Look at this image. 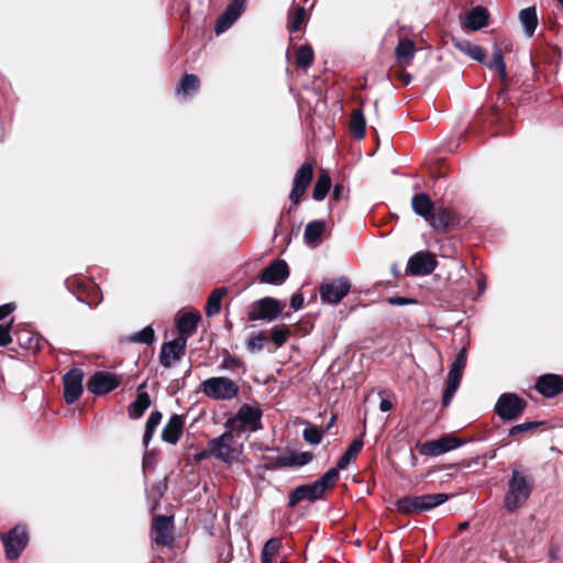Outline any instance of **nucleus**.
Listing matches in <instances>:
<instances>
[{"label":"nucleus","mask_w":563,"mask_h":563,"mask_svg":"<svg viewBox=\"0 0 563 563\" xmlns=\"http://www.w3.org/2000/svg\"><path fill=\"white\" fill-rule=\"evenodd\" d=\"M395 506L401 514H421L418 496L407 495L396 500Z\"/></svg>","instance_id":"nucleus-37"},{"label":"nucleus","mask_w":563,"mask_h":563,"mask_svg":"<svg viewBox=\"0 0 563 563\" xmlns=\"http://www.w3.org/2000/svg\"><path fill=\"white\" fill-rule=\"evenodd\" d=\"M351 284L347 278L341 277L320 286L319 294L322 301L336 305L350 291Z\"/></svg>","instance_id":"nucleus-8"},{"label":"nucleus","mask_w":563,"mask_h":563,"mask_svg":"<svg viewBox=\"0 0 563 563\" xmlns=\"http://www.w3.org/2000/svg\"><path fill=\"white\" fill-rule=\"evenodd\" d=\"M153 542L168 545L173 542V521L169 517L158 516L153 522Z\"/></svg>","instance_id":"nucleus-18"},{"label":"nucleus","mask_w":563,"mask_h":563,"mask_svg":"<svg viewBox=\"0 0 563 563\" xmlns=\"http://www.w3.org/2000/svg\"><path fill=\"white\" fill-rule=\"evenodd\" d=\"M314 59L313 49L308 45H302L298 48L296 54V63L299 67H309Z\"/></svg>","instance_id":"nucleus-47"},{"label":"nucleus","mask_w":563,"mask_h":563,"mask_svg":"<svg viewBox=\"0 0 563 563\" xmlns=\"http://www.w3.org/2000/svg\"><path fill=\"white\" fill-rule=\"evenodd\" d=\"M246 0H231L222 15L217 21L214 31L217 34L225 32L241 16L245 9Z\"/></svg>","instance_id":"nucleus-16"},{"label":"nucleus","mask_w":563,"mask_h":563,"mask_svg":"<svg viewBox=\"0 0 563 563\" xmlns=\"http://www.w3.org/2000/svg\"><path fill=\"white\" fill-rule=\"evenodd\" d=\"M519 20L523 26L525 33L528 37L534 34L538 25L537 10L534 7H528L520 11Z\"/></svg>","instance_id":"nucleus-31"},{"label":"nucleus","mask_w":563,"mask_h":563,"mask_svg":"<svg viewBox=\"0 0 563 563\" xmlns=\"http://www.w3.org/2000/svg\"><path fill=\"white\" fill-rule=\"evenodd\" d=\"M387 302L391 306H405V305L416 303L417 301L415 299H411L408 297L394 296V297L387 298Z\"/></svg>","instance_id":"nucleus-54"},{"label":"nucleus","mask_w":563,"mask_h":563,"mask_svg":"<svg viewBox=\"0 0 563 563\" xmlns=\"http://www.w3.org/2000/svg\"><path fill=\"white\" fill-rule=\"evenodd\" d=\"M187 346L186 336H177L162 345L159 363L163 367L169 368L174 363L180 361Z\"/></svg>","instance_id":"nucleus-14"},{"label":"nucleus","mask_w":563,"mask_h":563,"mask_svg":"<svg viewBox=\"0 0 563 563\" xmlns=\"http://www.w3.org/2000/svg\"><path fill=\"white\" fill-rule=\"evenodd\" d=\"M330 188H331V177L327 170L322 169L318 176L316 184H314L313 191H312V198L316 201H322L327 197Z\"/></svg>","instance_id":"nucleus-34"},{"label":"nucleus","mask_w":563,"mask_h":563,"mask_svg":"<svg viewBox=\"0 0 563 563\" xmlns=\"http://www.w3.org/2000/svg\"><path fill=\"white\" fill-rule=\"evenodd\" d=\"M489 69H495L499 77L504 80L506 79V65L504 62L503 51L501 48L495 44L493 46V59L484 63Z\"/></svg>","instance_id":"nucleus-41"},{"label":"nucleus","mask_w":563,"mask_h":563,"mask_svg":"<svg viewBox=\"0 0 563 563\" xmlns=\"http://www.w3.org/2000/svg\"><path fill=\"white\" fill-rule=\"evenodd\" d=\"M155 340V333L152 327L147 325L129 336V341L133 343L151 344Z\"/></svg>","instance_id":"nucleus-48"},{"label":"nucleus","mask_w":563,"mask_h":563,"mask_svg":"<svg viewBox=\"0 0 563 563\" xmlns=\"http://www.w3.org/2000/svg\"><path fill=\"white\" fill-rule=\"evenodd\" d=\"M200 319V313L192 311H188L178 316L176 319V328L179 332L178 336H186L187 341L188 338H190L196 332Z\"/></svg>","instance_id":"nucleus-23"},{"label":"nucleus","mask_w":563,"mask_h":563,"mask_svg":"<svg viewBox=\"0 0 563 563\" xmlns=\"http://www.w3.org/2000/svg\"><path fill=\"white\" fill-rule=\"evenodd\" d=\"M185 417L183 415H173L162 431V440L169 444H176L184 430Z\"/></svg>","instance_id":"nucleus-21"},{"label":"nucleus","mask_w":563,"mask_h":563,"mask_svg":"<svg viewBox=\"0 0 563 563\" xmlns=\"http://www.w3.org/2000/svg\"><path fill=\"white\" fill-rule=\"evenodd\" d=\"M333 421H334V417L331 419V421L329 422L328 424V428H330L332 424H333Z\"/></svg>","instance_id":"nucleus-64"},{"label":"nucleus","mask_w":563,"mask_h":563,"mask_svg":"<svg viewBox=\"0 0 563 563\" xmlns=\"http://www.w3.org/2000/svg\"><path fill=\"white\" fill-rule=\"evenodd\" d=\"M393 274H394L395 276H398V272H397V269H396V265H394V266H393Z\"/></svg>","instance_id":"nucleus-63"},{"label":"nucleus","mask_w":563,"mask_h":563,"mask_svg":"<svg viewBox=\"0 0 563 563\" xmlns=\"http://www.w3.org/2000/svg\"><path fill=\"white\" fill-rule=\"evenodd\" d=\"M363 444L364 442L362 438L354 439L341 455L334 468H338V472L346 468L349 464L356 459L358 452L363 448Z\"/></svg>","instance_id":"nucleus-29"},{"label":"nucleus","mask_w":563,"mask_h":563,"mask_svg":"<svg viewBox=\"0 0 563 563\" xmlns=\"http://www.w3.org/2000/svg\"><path fill=\"white\" fill-rule=\"evenodd\" d=\"M261 411L254 407L244 405L233 419L228 420L227 427L239 435L246 431H256L261 423Z\"/></svg>","instance_id":"nucleus-4"},{"label":"nucleus","mask_w":563,"mask_h":563,"mask_svg":"<svg viewBox=\"0 0 563 563\" xmlns=\"http://www.w3.org/2000/svg\"><path fill=\"white\" fill-rule=\"evenodd\" d=\"M488 23V12L483 7L473 8L464 18L463 25L471 31L485 27Z\"/></svg>","instance_id":"nucleus-24"},{"label":"nucleus","mask_w":563,"mask_h":563,"mask_svg":"<svg viewBox=\"0 0 563 563\" xmlns=\"http://www.w3.org/2000/svg\"><path fill=\"white\" fill-rule=\"evenodd\" d=\"M411 206L413 211L422 217L424 220H429L431 217L434 206L430 197L427 194H416L411 199Z\"/></svg>","instance_id":"nucleus-25"},{"label":"nucleus","mask_w":563,"mask_h":563,"mask_svg":"<svg viewBox=\"0 0 563 563\" xmlns=\"http://www.w3.org/2000/svg\"><path fill=\"white\" fill-rule=\"evenodd\" d=\"M289 276V268L284 260H276L265 267L260 276L264 284L282 285Z\"/></svg>","instance_id":"nucleus-17"},{"label":"nucleus","mask_w":563,"mask_h":563,"mask_svg":"<svg viewBox=\"0 0 563 563\" xmlns=\"http://www.w3.org/2000/svg\"><path fill=\"white\" fill-rule=\"evenodd\" d=\"M14 308V303H5L0 306V320H3L8 314H10Z\"/></svg>","instance_id":"nucleus-57"},{"label":"nucleus","mask_w":563,"mask_h":563,"mask_svg":"<svg viewBox=\"0 0 563 563\" xmlns=\"http://www.w3.org/2000/svg\"><path fill=\"white\" fill-rule=\"evenodd\" d=\"M416 47L413 41L402 38L398 42L395 54L399 65L407 66L411 63L415 56Z\"/></svg>","instance_id":"nucleus-27"},{"label":"nucleus","mask_w":563,"mask_h":563,"mask_svg":"<svg viewBox=\"0 0 563 563\" xmlns=\"http://www.w3.org/2000/svg\"><path fill=\"white\" fill-rule=\"evenodd\" d=\"M290 336V331L286 325H275L271 330V340L275 347L283 346Z\"/></svg>","instance_id":"nucleus-46"},{"label":"nucleus","mask_w":563,"mask_h":563,"mask_svg":"<svg viewBox=\"0 0 563 563\" xmlns=\"http://www.w3.org/2000/svg\"><path fill=\"white\" fill-rule=\"evenodd\" d=\"M438 266V261L430 252H417L410 256L407 264V273L412 276H426L431 274Z\"/></svg>","instance_id":"nucleus-12"},{"label":"nucleus","mask_w":563,"mask_h":563,"mask_svg":"<svg viewBox=\"0 0 563 563\" xmlns=\"http://www.w3.org/2000/svg\"><path fill=\"white\" fill-rule=\"evenodd\" d=\"M84 372L79 367H73L63 377L64 399L68 405L74 404L82 394Z\"/></svg>","instance_id":"nucleus-15"},{"label":"nucleus","mask_w":563,"mask_h":563,"mask_svg":"<svg viewBox=\"0 0 563 563\" xmlns=\"http://www.w3.org/2000/svg\"><path fill=\"white\" fill-rule=\"evenodd\" d=\"M209 455H210L209 454V450L208 451H202V452L196 454V460L197 461H201V460L206 459Z\"/></svg>","instance_id":"nucleus-60"},{"label":"nucleus","mask_w":563,"mask_h":563,"mask_svg":"<svg viewBox=\"0 0 563 563\" xmlns=\"http://www.w3.org/2000/svg\"><path fill=\"white\" fill-rule=\"evenodd\" d=\"M0 539L4 545L5 556L9 560L18 559L29 543L26 529L20 525L1 533Z\"/></svg>","instance_id":"nucleus-5"},{"label":"nucleus","mask_w":563,"mask_h":563,"mask_svg":"<svg viewBox=\"0 0 563 563\" xmlns=\"http://www.w3.org/2000/svg\"><path fill=\"white\" fill-rule=\"evenodd\" d=\"M302 437L309 444L317 445L322 441L323 432L314 426H309L303 429Z\"/></svg>","instance_id":"nucleus-49"},{"label":"nucleus","mask_w":563,"mask_h":563,"mask_svg":"<svg viewBox=\"0 0 563 563\" xmlns=\"http://www.w3.org/2000/svg\"><path fill=\"white\" fill-rule=\"evenodd\" d=\"M338 479V468H330L312 484L301 485L305 489L306 499L316 501L321 498L325 490L332 487Z\"/></svg>","instance_id":"nucleus-13"},{"label":"nucleus","mask_w":563,"mask_h":563,"mask_svg":"<svg viewBox=\"0 0 563 563\" xmlns=\"http://www.w3.org/2000/svg\"><path fill=\"white\" fill-rule=\"evenodd\" d=\"M450 496L444 493H438V494H426L418 496L421 514L430 511L434 509L435 507L446 503L449 500Z\"/></svg>","instance_id":"nucleus-32"},{"label":"nucleus","mask_w":563,"mask_h":563,"mask_svg":"<svg viewBox=\"0 0 563 563\" xmlns=\"http://www.w3.org/2000/svg\"><path fill=\"white\" fill-rule=\"evenodd\" d=\"M283 310L280 302L272 297H264L252 303L247 311L250 321H267L272 322L278 318Z\"/></svg>","instance_id":"nucleus-7"},{"label":"nucleus","mask_w":563,"mask_h":563,"mask_svg":"<svg viewBox=\"0 0 563 563\" xmlns=\"http://www.w3.org/2000/svg\"><path fill=\"white\" fill-rule=\"evenodd\" d=\"M18 341L22 347L32 352L41 350L44 343V340L40 334L32 333L30 331H21L18 334Z\"/></svg>","instance_id":"nucleus-36"},{"label":"nucleus","mask_w":563,"mask_h":563,"mask_svg":"<svg viewBox=\"0 0 563 563\" xmlns=\"http://www.w3.org/2000/svg\"><path fill=\"white\" fill-rule=\"evenodd\" d=\"M468 526V522H463L460 525V529H466Z\"/></svg>","instance_id":"nucleus-62"},{"label":"nucleus","mask_w":563,"mask_h":563,"mask_svg":"<svg viewBox=\"0 0 563 563\" xmlns=\"http://www.w3.org/2000/svg\"><path fill=\"white\" fill-rule=\"evenodd\" d=\"M265 335L262 332L252 333L246 341V349L250 352H258L264 347Z\"/></svg>","instance_id":"nucleus-51"},{"label":"nucleus","mask_w":563,"mask_h":563,"mask_svg":"<svg viewBox=\"0 0 563 563\" xmlns=\"http://www.w3.org/2000/svg\"><path fill=\"white\" fill-rule=\"evenodd\" d=\"M454 46L462 53L466 54L471 58L485 63L486 52L477 44H474L467 40L454 41Z\"/></svg>","instance_id":"nucleus-28"},{"label":"nucleus","mask_w":563,"mask_h":563,"mask_svg":"<svg viewBox=\"0 0 563 563\" xmlns=\"http://www.w3.org/2000/svg\"><path fill=\"white\" fill-rule=\"evenodd\" d=\"M303 499H306L305 489L302 486H298L289 493L288 506L292 508Z\"/></svg>","instance_id":"nucleus-52"},{"label":"nucleus","mask_w":563,"mask_h":563,"mask_svg":"<svg viewBox=\"0 0 563 563\" xmlns=\"http://www.w3.org/2000/svg\"><path fill=\"white\" fill-rule=\"evenodd\" d=\"M478 287H479V291H484L485 287H484V282H482L481 279L478 280Z\"/></svg>","instance_id":"nucleus-61"},{"label":"nucleus","mask_w":563,"mask_h":563,"mask_svg":"<svg viewBox=\"0 0 563 563\" xmlns=\"http://www.w3.org/2000/svg\"><path fill=\"white\" fill-rule=\"evenodd\" d=\"M303 296L301 294H295L290 298V308L295 311H298L303 307Z\"/></svg>","instance_id":"nucleus-55"},{"label":"nucleus","mask_w":563,"mask_h":563,"mask_svg":"<svg viewBox=\"0 0 563 563\" xmlns=\"http://www.w3.org/2000/svg\"><path fill=\"white\" fill-rule=\"evenodd\" d=\"M200 86L199 78L194 74H186L179 81L176 93L177 96L186 99L190 95L198 91Z\"/></svg>","instance_id":"nucleus-30"},{"label":"nucleus","mask_w":563,"mask_h":563,"mask_svg":"<svg viewBox=\"0 0 563 563\" xmlns=\"http://www.w3.org/2000/svg\"><path fill=\"white\" fill-rule=\"evenodd\" d=\"M530 494L531 485L527 476L521 471L514 470L504 498L505 508L514 512L528 500Z\"/></svg>","instance_id":"nucleus-1"},{"label":"nucleus","mask_w":563,"mask_h":563,"mask_svg":"<svg viewBox=\"0 0 563 563\" xmlns=\"http://www.w3.org/2000/svg\"><path fill=\"white\" fill-rule=\"evenodd\" d=\"M344 185L342 184H335L332 192V197L335 200H340L344 196Z\"/></svg>","instance_id":"nucleus-58"},{"label":"nucleus","mask_w":563,"mask_h":563,"mask_svg":"<svg viewBox=\"0 0 563 563\" xmlns=\"http://www.w3.org/2000/svg\"><path fill=\"white\" fill-rule=\"evenodd\" d=\"M312 177V163L306 162L297 169L294 177L292 189L289 195V200L294 206H297L300 202V199L306 192L307 187L311 183Z\"/></svg>","instance_id":"nucleus-10"},{"label":"nucleus","mask_w":563,"mask_h":563,"mask_svg":"<svg viewBox=\"0 0 563 563\" xmlns=\"http://www.w3.org/2000/svg\"><path fill=\"white\" fill-rule=\"evenodd\" d=\"M527 402L518 395L512 393H504L499 396L496 405L495 412L501 420H516L525 411Z\"/></svg>","instance_id":"nucleus-6"},{"label":"nucleus","mask_w":563,"mask_h":563,"mask_svg":"<svg viewBox=\"0 0 563 563\" xmlns=\"http://www.w3.org/2000/svg\"><path fill=\"white\" fill-rule=\"evenodd\" d=\"M235 432L231 429L208 442L209 454L217 460L231 464L238 460L242 445L238 444Z\"/></svg>","instance_id":"nucleus-2"},{"label":"nucleus","mask_w":563,"mask_h":563,"mask_svg":"<svg viewBox=\"0 0 563 563\" xmlns=\"http://www.w3.org/2000/svg\"><path fill=\"white\" fill-rule=\"evenodd\" d=\"M428 222L434 229H445L453 223V216L446 208H438L433 210Z\"/></svg>","instance_id":"nucleus-35"},{"label":"nucleus","mask_w":563,"mask_h":563,"mask_svg":"<svg viewBox=\"0 0 563 563\" xmlns=\"http://www.w3.org/2000/svg\"><path fill=\"white\" fill-rule=\"evenodd\" d=\"M463 443L464 442L462 440L448 434L421 444L419 446V453L423 456H439L462 446Z\"/></svg>","instance_id":"nucleus-9"},{"label":"nucleus","mask_w":563,"mask_h":563,"mask_svg":"<svg viewBox=\"0 0 563 563\" xmlns=\"http://www.w3.org/2000/svg\"><path fill=\"white\" fill-rule=\"evenodd\" d=\"M312 460V454L309 452L290 453L288 455L280 456L278 464L280 466H303Z\"/></svg>","instance_id":"nucleus-39"},{"label":"nucleus","mask_w":563,"mask_h":563,"mask_svg":"<svg viewBox=\"0 0 563 563\" xmlns=\"http://www.w3.org/2000/svg\"><path fill=\"white\" fill-rule=\"evenodd\" d=\"M163 415L158 410L151 412L145 423V431L143 434V445L145 449L150 445V442L155 433L156 428L161 423Z\"/></svg>","instance_id":"nucleus-40"},{"label":"nucleus","mask_w":563,"mask_h":563,"mask_svg":"<svg viewBox=\"0 0 563 563\" xmlns=\"http://www.w3.org/2000/svg\"><path fill=\"white\" fill-rule=\"evenodd\" d=\"M391 408H393V402L389 399H382L380 400L379 409L383 412H387V411L391 410Z\"/></svg>","instance_id":"nucleus-59"},{"label":"nucleus","mask_w":563,"mask_h":563,"mask_svg":"<svg viewBox=\"0 0 563 563\" xmlns=\"http://www.w3.org/2000/svg\"><path fill=\"white\" fill-rule=\"evenodd\" d=\"M283 548V542L279 538H272L264 544L261 553V563L273 561L277 553Z\"/></svg>","instance_id":"nucleus-44"},{"label":"nucleus","mask_w":563,"mask_h":563,"mask_svg":"<svg viewBox=\"0 0 563 563\" xmlns=\"http://www.w3.org/2000/svg\"><path fill=\"white\" fill-rule=\"evenodd\" d=\"M120 378L118 375L99 371L96 372L87 382V389L93 395H104L120 385Z\"/></svg>","instance_id":"nucleus-11"},{"label":"nucleus","mask_w":563,"mask_h":563,"mask_svg":"<svg viewBox=\"0 0 563 563\" xmlns=\"http://www.w3.org/2000/svg\"><path fill=\"white\" fill-rule=\"evenodd\" d=\"M77 284L78 292L76 298L90 307H97L102 301V295L99 287L92 283L74 282Z\"/></svg>","instance_id":"nucleus-20"},{"label":"nucleus","mask_w":563,"mask_h":563,"mask_svg":"<svg viewBox=\"0 0 563 563\" xmlns=\"http://www.w3.org/2000/svg\"><path fill=\"white\" fill-rule=\"evenodd\" d=\"M202 393L214 400H231L239 395L240 386L225 376L207 378L201 384Z\"/></svg>","instance_id":"nucleus-3"},{"label":"nucleus","mask_w":563,"mask_h":563,"mask_svg":"<svg viewBox=\"0 0 563 563\" xmlns=\"http://www.w3.org/2000/svg\"><path fill=\"white\" fill-rule=\"evenodd\" d=\"M536 389L547 398L555 397L563 390V377L556 374L541 375L537 380Z\"/></svg>","instance_id":"nucleus-19"},{"label":"nucleus","mask_w":563,"mask_h":563,"mask_svg":"<svg viewBox=\"0 0 563 563\" xmlns=\"http://www.w3.org/2000/svg\"><path fill=\"white\" fill-rule=\"evenodd\" d=\"M150 406V395L146 391H139L135 400L129 407V417L131 419L141 418Z\"/></svg>","instance_id":"nucleus-33"},{"label":"nucleus","mask_w":563,"mask_h":563,"mask_svg":"<svg viewBox=\"0 0 563 563\" xmlns=\"http://www.w3.org/2000/svg\"><path fill=\"white\" fill-rule=\"evenodd\" d=\"M218 369L242 376L246 373L247 367L242 357L231 354L228 350H224Z\"/></svg>","instance_id":"nucleus-22"},{"label":"nucleus","mask_w":563,"mask_h":563,"mask_svg":"<svg viewBox=\"0 0 563 563\" xmlns=\"http://www.w3.org/2000/svg\"><path fill=\"white\" fill-rule=\"evenodd\" d=\"M466 355L467 351L465 347L461 349L454 360V362L451 365V368L449 373L456 374V375H463V371L466 366Z\"/></svg>","instance_id":"nucleus-50"},{"label":"nucleus","mask_w":563,"mask_h":563,"mask_svg":"<svg viewBox=\"0 0 563 563\" xmlns=\"http://www.w3.org/2000/svg\"><path fill=\"white\" fill-rule=\"evenodd\" d=\"M228 289L225 287L216 288L209 296L207 305H206V314L208 317L216 316L221 310V300L223 296L227 294Z\"/></svg>","instance_id":"nucleus-38"},{"label":"nucleus","mask_w":563,"mask_h":563,"mask_svg":"<svg viewBox=\"0 0 563 563\" xmlns=\"http://www.w3.org/2000/svg\"><path fill=\"white\" fill-rule=\"evenodd\" d=\"M307 18V11L305 9V7L302 5H298L294 13L289 14L288 16V30L290 32H297L300 30V26L302 24V22L306 20Z\"/></svg>","instance_id":"nucleus-45"},{"label":"nucleus","mask_w":563,"mask_h":563,"mask_svg":"<svg viewBox=\"0 0 563 563\" xmlns=\"http://www.w3.org/2000/svg\"><path fill=\"white\" fill-rule=\"evenodd\" d=\"M462 380V375L449 373L448 384L442 396V405L449 406L456 394Z\"/></svg>","instance_id":"nucleus-43"},{"label":"nucleus","mask_w":563,"mask_h":563,"mask_svg":"<svg viewBox=\"0 0 563 563\" xmlns=\"http://www.w3.org/2000/svg\"><path fill=\"white\" fill-rule=\"evenodd\" d=\"M325 224L321 220L309 222L305 228L303 239L305 243L311 247L319 245L321 236L324 232Z\"/></svg>","instance_id":"nucleus-26"},{"label":"nucleus","mask_w":563,"mask_h":563,"mask_svg":"<svg viewBox=\"0 0 563 563\" xmlns=\"http://www.w3.org/2000/svg\"><path fill=\"white\" fill-rule=\"evenodd\" d=\"M11 341L9 327L0 325V346H7Z\"/></svg>","instance_id":"nucleus-56"},{"label":"nucleus","mask_w":563,"mask_h":563,"mask_svg":"<svg viewBox=\"0 0 563 563\" xmlns=\"http://www.w3.org/2000/svg\"><path fill=\"white\" fill-rule=\"evenodd\" d=\"M540 424V422H525L520 424H516L509 430L510 435H516L525 431L532 430L537 428Z\"/></svg>","instance_id":"nucleus-53"},{"label":"nucleus","mask_w":563,"mask_h":563,"mask_svg":"<svg viewBox=\"0 0 563 563\" xmlns=\"http://www.w3.org/2000/svg\"><path fill=\"white\" fill-rule=\"evenodd\" d=\"M351 130L357 140L364 139L366 121L361 109H356L352 112L350 121Z\"/></svg>","instance_id":"nucleus-42"}]
</instances>
